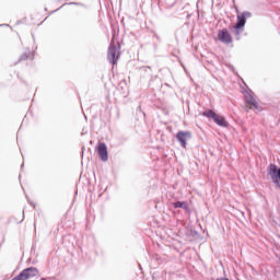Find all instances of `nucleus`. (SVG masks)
<instances>
[{
  "instance_id": "nucleus-1",
  "label": "nucleus",
  "mask_w": 280,
  "mask_h": 280,
  "mask_svg": "<svg viewBox=\"0 0 280 280\" xmlns=\"http://www.w3.org/2000/svg\"><path fill=\"white\" fill-rule=\"evenodd\" d=\"M203 117H208L209 119H213L217 126H221V128H229V122L224 118V116H220L215 114V112L209 109L202 113Z\"/></svg>"
},
{
  "instance_id": "nucleus-2",
  "label": "nucleus",
  "mask_w": 280,
  "mask_h": 280,
  "mask_svg": "<svg viewBox=\"0 0 280 280\" xmlns=\"http://www.w3.org/2000/svg\"><path fill=\"white\" fill-rule=\"evenodd\" d=\"M38 276V269L34 267L26 268L20 272L19 276L13 278L12 280H30L33 279V277Z\"/></svg>"
},
{
  "instance_id": "nucleus-3",
  "label": "nucleus",
  "mask_w": 280,
  "mask_h": 280,
  "mask_svg": "<svg viewBox=\"0 0 280 280\" xmlns=\"http://www.w3.org/2000/svg\"><path fill=\"white\" fill-rule=\"evenodd\" d=\"M217 38L220 43H223V45H231V43H233V36L229 32V28L219 30Z\"/></svg>"
},
{
  "instance_id": "nucleus-4",
  "label": "nucleus",
  "mask_w": 280,
  "mask_h": 280,
  "mask_svg": "<svg viewBox=\"0 0 280 280\" xmlns=\"http://www.w3.org/2000/svg\"><path fill=\"white\" fill-rule=\"evenodd\" d=\"M248 16H250V12H243L242 14L237 15V22L234 26V30H236L237 36H238L242 27H244V25H246V18H248Z\"/></svg>"
},
{
  "instance_id": "nucleus-5",
  "label": "nucleus",
  "mask_w": 280,
  "mask_h": 280,
  "mask_svg": "<svg viewBox=\"0 0 280 280\" xmlns=\"http://www.w3.org/2000/svg\"><path fill=\"white\" fill-rule=\"evenodd\" d=\"M176 139L178 143H180L182 148H187V141L191 139V132L189 131H178L176 133Z\"/></svg>"
},
{
  "instance_id": "nucleus-6",
  "label": "nucleus",
  "mask_w": 280,
  "mask_h": 280,
  "mask_svg": "<svg viewBox=\"0 0 280 280\" xmlns=\"http://www.w3.org/2000/svg\"><path fill=\"white\" fill-rule=\"evenodd\" d=\"M107 59L112 65H117V60H119V56H117V46L115 44H110L107 52Z\"/></svg>"
},
{
  "instance_id": "nucleus-7",
  "label": "nucleus",
  "mask_w": 280,
  "mask_h": 280,
  "mask_svg": "<svg viewBox=\"0 0 280 280\" xmlns=\"http://www.w3.org/2000/svg\"><path fill=\"white\" fill-rule=\"evenodd\" d=\"M245 104L249 105L252 110H259V103H257V100H255V96L250 92L245 94Z\"/></svg>"
},
{
  "instance_id": "nucleus-8",
  "label": "nucleus",
  "mask_w": 280,
  "mask_h": 280,
  "mask_svg": "<svg viewBox=\"0 0 280 280\" xmlns=\"http://www.w3.org/2000/svg\"><path fill=\"white\" fill-rule=\"evenodd\" d=\"M97 152L101 161H108V148L106 147V143L100 142L97 144Z\"/></svg>"
},
{
  "instance_id": "nucleus-9",
  "label": "nucleus",
  "mask_w": 280,
  "mask_h": 280,
  "mask_svg": "<svg viewBox=\"0 0 280 280\" xmlns=\"http://www.w3.org/2000/svg\"><path fill=\"white\" fill-rule=\"evenodd\" d=\"M174 209H185L187 211V209H189V205L187 203V201H177L173 203Z\"/></svg>"
}]
</instances>
